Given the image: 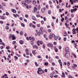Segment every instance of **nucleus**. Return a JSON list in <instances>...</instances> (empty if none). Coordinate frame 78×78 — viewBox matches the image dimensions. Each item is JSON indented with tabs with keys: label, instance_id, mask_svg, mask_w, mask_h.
Masks as SVG:
<instances>
[{
	"label": "nucleus",
	"instance_id": "obj_13",
	"mask_svg": "<svg viewBox=\"0 0 78 78\" xmlns=\"http://www.w3.org/2000/svg\"><path fill=\"white\" fill-rule=\"evenodd\" d=\"M72 31L73 32V34H75V31H76V29H73Z\"/></svg>",
	"mask_w": 78,
	"mask_h": 78
},
{
	"label": "nucleus",
	"instance_id": "obj_30",
	"mask_svg": "<svg viewBox=\"0 0 78 78\" xmlns=\"http://www.w3.org/2000/svg\"><path fill=\"white\" fill-rule=\"evenodd\" d=\"M35 64L36 66L37 67L38 66V64H37V62H35Z\"/></svg>",
	"mask_w": 78,
	"mask_h": 78
},
{
	"label": "nucleus",
	"instance_id": "obj_22",
	"mask_svg": "<svg viewBox=\"0 0 78 78\" xmlns=\"http://www.w3.org/2000/svg\"><path fill=\"white\" fill-rule=\"evenodd\" d=\"M39 32L40 33V34H43V31L42 30H40Z\"/></svg>",
	"mask_w": 78,
	"mask_h": 78
},
{
	"label": "nucleus",
	"instance_id": "obj_41",
	"mask_svg": "<svg viewBox=\"0 0 78 78\" xmlns=\"http://www.w3.org/2000/svg\"><path fill=\"white\" fill-rule=\"evenodd\" d=\"M25 17H26V18H28V15L27 14H26L25 15Z\"/></svg>",
	"mask_w": 78,
	"mask_h": 78
},
{
	"label": "nucleus",
	"instance_id": "obj_39",
	"mask_svg": "<svg viewBox=\"0 0 78 78\" xmlns=\"http://www.w3.org/2000/svg\"><path fill=\"white\" fill-rule=\"evenodd\" d=\"M34 44V42H33V41H31V45H33Z\"/></svg>",
	"mask_w": 78,
	"mask_h": 78
},
{
	"label": "nucleus",
	"instance_id": "obj_16",
	"mask_svg": "<svg viewBox=\"0 0 78 78\" xmlns=\"http://www.w3.org/2000/svg\"><path fill=\"white\" fill-rule=\"evenodd\" d=\"M12 11L13 12H14V13H16V10L15 9H13Z\"/></svg>",
	"mask_w": 78,
	"mask_h": 78
},
{
	"label": "nucleus",
	"instance_id": "obj_28",
	"mask_svg": "<svg viewBox=\"0 0 78 78\" xmlns=\"http://www.w3.org/2000/svg\"><path fill=\"white\" fill-rule=\"evenodd\" d=\"M54 39L55 40H57V39H58V37H57L56 36H55V37Z\"/></svg>",
	"mask_w": 78,
	"mask_h": 78
},
{
	"label": "nucleus",
	"instance_id": "obj_57",
	"mask_svg": "<svg viewBox=\"0 0 78 78\" xmlns=\"http://www.w3.org/2000/svg\"><path fill=\"white\" fill-rule=\"evenodd\" d=\"M43 48H45V44H43Z\"/></svg>",
	"mask_w": 78,
	"mask_h": 78
},
{
	"label": "nucleus",
	"instance_id": "obj_10",
	"mask_svg": "<svg viewBox=\"0 0 78 78\" xmlns=\"http://www.w3.org/2000/svg\"><path fill=\"white\" fill-rule=\"evenodd\" d=\"M37 9L36 7H34V12H36L37 11Z\"/></svg>",
	"mask_w": 78,
	"mask_h": 78
},
{
	"label": "nucleus",
	"instance_id": "obj_52",
	"mask_svg": "<svg viewBox=\"0 0 78 78\" xmlns=\"http://www.w3.org/2000/svg\"><path fill=\"white\" fill-rule=\"evenodd\" d=\"M32 27L33 28H36V26H35V25H32Z\"/></svg>",
	"mask_w": 78,
	"mask_h": 78
},
{
	"label": "nucleus",
	"instance_id": "obj_18",
	"mask_svg": "<svg viewBox=\"0 0 78 78\" xmlns=\"http://www.w3.org/2000/svg\"><path fill=\"white\" fill-rule=\"evenodd\" d=\"M12 37V35L11 34H10L9 36V38L11 39Z\"/></svg>",
	"mask_w": 78,
	"mask_h": 78
},
{
	"label": "nucleus",
	"instance_id": "obj_48",
	"mask_svg": "<svg viewBox=\"0 0 78 78\" xmlns=\"http://www.w3.org/2000/svg\"><path fill=\"white\" fill-rule=\"evenodd\" d=\"M10 48V47H9V46H8L6 47V49L8 50V49H9Z\"/></svg>",
	"mask_w": 78,
	"mask_h": 78
},
{
	"label": "nucleus",
	"instance_id": "obj_20",
	"mask_svg": "<svg viewBox=\"0 0 78 78\" xmlns=\"http://www.w3.org/2000/svg\"><path fill=\"white\" fill-rule=\"evenodd\" d=\"M69 2L71 3L72 5L73 4V1H72V0H70Z\"/></svg>",
	"mask_w": 78,
	"mask_h": 78
},
{
	"label": "nucleus",
	"instance_id": "obj_50",
	"mask_svg": "<svg viewBox=\"0 0 78 78\" xmlns=\"http://www.w3.org/2000/svg\"><path fill=\"white\" fill-rule=\"evenodd\" d=\"M48 63L47 62H45L44 63V65H45V66H48Z\"/></svg>",
	"mask_w": 78,
	"mask_h": 78
},
{
	"label": "nucleus",
	"instance_id": "obj_46",
	"mask_svg": "<svg viewBox=\"0 0 78 78\" xmlns=\"http://www.w3.org/2000/svg\"><path fill=\"white\" fill-rule=\"evenodd\" d=\"M6 14L7 16H9V13L8 12H6Z\"/></svg>",
	"mask_w": 78,
	"mask_h": 78
},
{
	"label": "nucleus",
	"instance_id": "obj_56",
	"mask_svg": "<svg viewBox=\"0 0 78 78\" xmlns=\"http://www.w3.org/2000/svg\"><path fill=\"white\" fill-rule=\"evenodd\" d=\"M48 31L49 32V33L51 32V29H49L48 30Z\"/></svg>",
	"mask_w": 78,
	"mask_h": 78
},
{
	"label": "nucleus",
	"instance_id": "obj_32",
	"mask_svg": "<svg viewBox=\"0 0 78 78\" xmlns=\"http://www.w3.org/2000/svg\"><path fill=\"white\" fill-rule=\"evenodd\" d=\"M6 30H8L9 29V26H6Z\"/></svg>",
	"mask_w": 78,
	"mask_h": 78
},
{
	"label": "nucleus",
	"instance_id": "obj_26",
	"mask_svg": "<svg viewBox=\"0 0 78 78\" xmlns=\"http://www.w3.org/2000/svg\"><path fill=\"white\" fill-rule=\"evenodd\" d=\"M51 36H52V37H55V34H51Z\"/></svg>",
	"mask_w": 78,
	"mask_h": 78
},
{
	"label": "nucleus",
	"instance_id": "obj_63",
	"mask_svg": "<svg viewBox=\"0 0 78 78\" xmlns=\"http://www.w3.org/2000/svg\"><path fill=\"white\" fill-rule=\"evenodd\" d=\"M69 78H73L72 77V76H70V75H69Z\"/></svg>",
	"mask_w": 78,
	"mask_h": 78
},
{
	"label": "nucleus",
	"instance_id": "obj_64",
	"mask_svg": "<svg viewBox=\"0 0 78 78\" xmlns=\"http://www.w3.org/2000/svg\"><path fill=\"white\" fill-rule=\"evenodd\" d=\"M40 30H43V27H40Z\"/></svg>",
	"mask_w": 78,
	"mask_h": 78
},
{
	"label": "nucleus",
	"instance_id": "obj_51",
	"mask_svg": "<svg viewBox=\"0 0 78 78\" xmlns=\"http://www.w3.org/2000/svg\"><path fill=\"white\" fill-rule=\"evenodd\" d=\"M59 64L61 66H62V62H60Z\"/></svg>",
	"mask_w": 78,
	"mask_h": 78
},
{
	"label": "nucleus",
	"instance_id": "obj_15",
	"mask_svg": "<svg viewBox=\"0 0 78 78\" xmlns=\"http://www.w3.org/2000/svg\"><path fill=\"white\" fill-rule=\"evenodd\" d=\"M36 51V50H34L32 51V53L34 55H35V54H36V53L35 52Z\"/></svg>",
	"mask_w": 78,
	"mask_h": 78
},
{
	"label": "nucleus",
	"instance_id": "obj_60",
	"mask_svg": "<svg viewBox=\"0 0 78 78\" xmlns=\"http://www.w3.org/2000/svg\"><path fill=\"white\" fill-rule=\"evenodd\" d=\"M44 38H45V37H47V35H46V34H44Z\"/></svg>",
	"mask_w": 78,
	"mask_h": 78
},
{
	"label": "nucleus",
	"instance_id": "obj_40",
	"mask_svg": "<svg viewBox=\"0 0 78 78\" xmlns=\"http://www.w3.org/2000/svg\"><path fill=\"white\" fill-rule=\"evenodd\" d=\"M51 25L52 27H54V23H52L51 24Z\"/></svg>",
	"mask_w": 78,
	"mask_h": 78
},
{
	"label": "nucleus",
	"instance_id": "obj_4",
	"mask_svg": "<svg viewBox=\"0 0 78 78\" xmlns=\"http://www.w3.org/2000/svg\"><path fill=\"white\" fill-rule=\"evenodd\" d=\"M65 20H66V23H69V19H68V18H67V17L65 16Z\"/></svg>",
	"mask_w": 78,
	"mask_h": 78
},
{
	"label": "nucleus",
	"instance_id": "obj_11",
	"mask_svg": "<svg viewBox=\"0 0 78 78\" xmlns=\"http://www.w3.org/2000/svg\"><path fill=\"white\" fill-rule=\"evenodd\" d=\"M16 37L14 36V35H12V40H16Z\"/></svg>",
	"mask_w": 78,
	"mask_h": 78
},
{
	"label": "nucleus",
	"instance_id": "obj_58",
	"mask_svg": "<svg viewBox=\"0 0 78 78\" xmlns=\"http://www.w3.org/2000/svg\"><path fill=\"white\" fill-rule=\"evenodd\" d=\"M67 39V38L66 37H64V41H66Z\"/></svg>",
	"mask_w": 78,
	"mask_h": 78
},
{
	"label": "nucleus",
	"instance_id": "obj_49",
	"mask_svg": "<svg viewBox=\"0 0 78 78\" xmlns=\"http://www.w3.org/2000/svg\"><path fill=\"white\" fill-rule=\"evenodd\" d=\"M41 23H42V24H44V21L42 20L41 21Z\"/></svg>",
	"mask_w": 78,
	"mask_h": 78
},
{
	"label": "nucleus",
	"instance_id": "obj_31",
	"mask_svg": "<svg viewBox=\"0 0 78 78\" xmlns=\"http://www.w3.org/2000/svg\"><path fill=\"white\" fill-rule=\"evenodd\" d=\"M52 36H51V34H50V35H49V39H51L52 38Z\"/></svg>",
	"mask_w": 78,
	"mask_h": 78
},
{
	"label": "nucleus",
	"instance_id": "obj_43",
	"mask_svg": "<svg viewBox=\"0 0 78 78\" xmlns=\"http://www.w3.org/2000/svg\"><path fill=\"white\" fill-rule=\"evenodd\" d=\"M40 44H41V45H42L43 44V42H42V41H40Z\"/></svg>",
	"mask_w": 78,
	"mask_h": 78
},
{
	"label": "nucleus",
	"instance_id": "obj_14",
	"mask_svg": "<svg viewBox=\"0 0 78 78\" xmlns=\"http://www.w3.org/2000/svg\"><path fill=\"white\" fill-rule=\"evenodd\" d=\"M32 2H33V4L34 5H35L36 4V0H34Z\"/></svg>",
	"mask_w": 78,
	"mask_h": 78
},
{
	"label": "nucleus",
	"instance_id": "obj_12",
	"mask_svg": "<svg viewBox=\"0 0 78 78\" xmlns=\"http://www.w3.org/2000/svg\"><path fill=\"white\" fill-rule=\"evenodd\" d=\"M1 19H2V20H5V17L2 16L1 17Z\"/></svg>",
	"mask_w": 78,
	"mask_h": 78
},
{
	"label": "nucleus",
	"instance_id": "obj_37",
	"mask_svg": "<svg viewBox=\"0 0 78 78\" xmlns=\"http://www.w3.org/2000/svg\"><path fill=\"white\" fill-rule=\"evenodd\" d=\"M0 23L3 24V21H0Z\"/></svg>",
	"mask_w": 78,
	"mask_h": 78
},
{
	"label": "nucleus",
	"instance_id": "obj_9",
	"mask_svg": "<svg viewBox=\"0 0 78 78\" xmlns=\"http://www.w3.org/2000/svg\"><path fill=\"white\" fill-rule=\"evenodd\" d=\"M19 42H20V44H23V40H20L19 41Z\"/></svg>",
	"mask_w": 78,
	"mask_h": 78
},
{
	"label": "nucleus",
	"instance_id": "obj_54",
	"mask_svg": "<svg viewBox=\"0 0 78 78\" xmlns=\"http://www.w3.org/2000/svg\"><path fill=\"white\" fill-rule=\"evenodd\" d=\"M36 16L37 17H40V15H37Z\"/></svg>",
	"mask_w": 78,
	"mask_h": 78
},
{
	"label": "nucleus",
	"instance_id": "obj_35",
	"mask_svg": "<svg viewBox=\"0 0 78 78\" xmlns=\"http://www.w3.org/2000/svg\"><path fill=\"white\" fill-rule=\"evenodd\" d=\"M73 10H74V11H77V8H75L73 9Z\"/></svg>",
	"mask_w": 78,
	"mask_h": 78
},
{
	"label": "nucleus",
	"instance_id": "obj_34",
	"mask_svg": "<svg viewBox=\"0 0 78 78\" xmlns=\"http://www.w3.org/2000/svg\"><path fill=\"white\" fill-rule=\"evenodd\" d=\"M74 11V10H73V9H71V13H73Z\"/></svg>",
	"mask_w": 78,
	"mask_h": 78
},
{
	"label": "nucleus",
	"instance_id": "obj_36",
	"mask_svg": "<svg viewBox=\"0 0 78 78\" xmlns=\"http://www.w3.org/2000/svg\"><path fill=\"white\" fill-rule=\"evenodd\" d=\"M70 62H67V65L68 66H69V65H70Z\"/></svg>",
	"mask_w": 78,
	"mask_h": 78
},
{
	"label": "nucleus",
	"instance_id": "obj_17",
	"mask_svg": "<svg viewBox=\"0 0 78 78\" xmlns=\"http://www.w3.org/2000/svg\"><path fill=\"white\" fill-rule=\"evenodd\" d=\"M2 6H6V4H5V3L4 2L2 3Z\"/></svg>",
	"mask_w": 78,
	"mask_h": 78
},
{
	"label": "nucleus",
	"instance_id": "obj_27",
	"mask_svg": "<svg viewBox=\"0 0 78 78\" xmlns=\"http://www.w3.org/2000/svg\"><path fill=\"white\" fill-rule=\"evenodd\" d=\"M50 76L51 78H52L53 76V74H51L50 75Z\"/></svg>",
	"mask_w": 78,
	"mask_h": 78
},
{
	"label": "nucleus",
	"instance_id": "obj_25",
	"mask_svg": "<svg viewBox=\"0 0 78 78\" xmlns=\"http://www.w3.org/2000/svg\"><path fill=\"white\" fill-rule=\"evenodd\" d=\"M41 11L42 12H45V10H44V9H41Z\"/></svg>",
	"mask_w": 78,
	"mask_h": 78
},
{
	"label": "nucleus",
	"instance_id": "obj_44",
	"mask_svg": "<svg viewBox=\"0 0 78 78\" xmlns=\"http://www.w3.org/2000/svg\"><path fill=\"white\" fill-rule=\"evenodd\" d=\"M62 48V47H61V46H60L59 47V50H61Z\"/></svg>",
	"mask_w": 78,
	"mask_h": 78
},
{
	"label": "nucleus",
	"instance_id": "obj_55",
	"mask_svg": "<svg viewBox=\"0 0 78 78\" xmlns=\"http://www.w3.org/2000/svg\"><path fill=\"white\" fill-rule=\"evenodd\" d=\"M26 52H28L29 51V50L28 49H26Z\"/></svg>",
	"mask_w": 78,
	"mask_h": 78
},
{
	"label": "nucleus",
	"instance_id": "obj_38",
	"mask_svg": "<svg viewBox=\"0 0 78 78\" xmlns=\"http://www.w3.org/2000/svg\"><path fill=\"white\" fill-rule=\"evenodd\" d=\"M15 43H16V41H14L12 42V44H15Z\"/></svg>",
	"mask_w": 78,
	"mask_h": 78
},
{
	"label": "nucleus",
	"instance_id": "obj_23",
	"mask_svg": "<svg viewBox=\"0 0 78 78\" xmlns=\"http://www.w3.org/2000/svg\"><path fill=\"white\" fill-rule=\"evenodd\" d=\"M41 9V5H38V9L39 10Z\"/></svg>",
	"mask_w": 78,
	"mask_h": 78
},
{
	"label": "nucleus",
	"instance_id": "obj_59",
	"mask_svg": "<svg viewBox=\"0 0 78 78\" xmlns=\"http://www.w3.org/2000/svg\"><path fill=\"white\" fill-rule=\"evenodd\" d=\"M59 12H62V9H59Z\"/></svg>",
	"mask_w": 78,
	"mask_h": 78
},
{
	"label": "nucleus",
	"instance_id": "obj_21",
	"mask_svg": "<svg viewBox=\"0 0 78 78\" xmlns=\"http://www.w3.org/2000/svg\"><path fill=\"white\" fill-rule=\"evenodd\" d=\"M72 55H73V56H74V57H75V58H76V55L75 54H74L73 53L72 54Z\"/></svg>",
	"mask_w": 78,
	"mask_h": 78
},
{
	"label": "nucleus",
	"instance_id": "obj_42",
	"mask_svg": "<svg viewBox=\"0 0 78 78\" xmlns=\"http://www.w3.org/2000/svg\"><path fill=\"white\" fill-rule=\"evenodd\" d=\"M20 34L21 35H22V34H23V32L22 31H21L20 32Z\"/></svg>",
	"mask_w": 78,
	"mask_h": 78
},
{
	"label": "nucleus",
	"instance_id": "obj_1",
	"mask_svg": "<svg viewBox=\"0 0 78 78\" xmlns=\"http://www.w3.org/2000/svg\"><path fill=\"white\" fill-rule=\"evenodd\" d=\"M42 69L40 67L38 68V71H37V74H38V75L42 74V73H40V72H42Z\"/></svg>",
	"mask_w": 78,
	"mask_h": 78
},
{
	"label": "nucleus",
	"instance_id": "obj_7",
	"mask_svg": "<svg viewBox=\"0 0 78 78\" xmlns=\"http://www.w3.org/2000/svg\"><path fill=\"white\" fill-rule=\"evenodd\" d=\"M54 49L55 52H58V48H56V47L55 46Z\"/></svg>",
	"mask_w": 78,
	"mask_h": 78
},
{
	"label": "nucleus",
	"instance_id": "obj_61",
	"mask_svg": "<svg viewBox=\"0 0 78 78\" xmlns=\"http://www.w3.org/2000/svg\"><path fill=\"white\" fill-rule=\"evenodd\" d=\"M13 16H14V17H15L16 18V17H17V15H16L13 14Z\"/></svg>",
	"mask_w": 78,
	"mask_h": 78
},
{
	"label": "nucleus",
	"instance_id": "obj_8",
	"mask_svg": "<svg viewBox=\"0 0 78 78\" xmlns=\"http://www.w3.org/2000/svg\"><path fill=\"white\" fill-rule=\"evenodd\" d=\"M34 48H37V49H38V47L36 45H34L33 46V48L34 49Z\"/></svg>",
	"mask_w": 78,
	"mask_h": 78
},
{
	"label": "nucleus",
	"instance_id": "obj_45",
	"mask_svg": "<svg viewBox=\"0 0 78 78\" xmlns=\"http://www.w3.org/2000/svg\"><path fill=\"white\" fill-rule=\"evenodd\" d=\"M51 11L50 10H49L48 11V14H51Z\"/></svg>",
	"mask_w": 78,
	"mask_h": 78
},
{
	"label": "nucleus",
	"instance_id": "obj_3",
	"mask_svg": "<svg viewBox=\"0 0 78 78\" xmlns=\"http://www.w3.org/2000/svg\"><path fill=\"white\" fill-rule=\"evenodd\" d=\"M65 50L66 53H69V49L68 48L66 47L65 49Z\"/></svg>",
	"mask_w": 78,
	"mask_h": 78
},
{
	"label": "nucleus",
	"instance_id": "obj_5",
	"mask_svg": "<svg viewBox=\"0 0 78 78\" xmlns=\"http://www.w3.org/2000/svg\"><path fill=\"white\" fill-rule=\"evenodd\" d=\"M48 47H49V46H50L51 48H53V45L52 44L50 43L49 44H48Z\"/></svg>",
	"mask_w": 78,
	"mask_h": 78
},
{
	"label": "nucleus",
	"instance_id": "obj_47",
	"mask_svg": "<svg viewBox=\"0 0 78 78\" xmlns=\"http://www.w3.org/2000/svg\"><path fill=\"white\" fill-rule=\"evenodd\" d=\"M43 19L44 21H46V20H47V19H46V18L45 17L43 18Z\"/></svg>",
	"mask_w": 78,
	"mask_h": 78
},
{
	"label": "nucleus",
	"instance_id": "obj_62",
	"mask_svg": "<svg viewBox=\"0 0 78 78\" xmlns=\"http://www.w3.org/2000/svg\"><path fill=\"white\" fill-rule=\"evenodd\" d=\"M37 4H39V0H37Z\"/></svg>",
	"mask_w": 78,
	"mask_h": 78
},
{
	"label": "nucleus",
	"instance_id": "obj_24",
	"mask_svg": "<svg viewBox=\"0 0 78 78\" xmlns=\"http://www.w3.org/2000/svg\"><path fill=\"white\" fill-rule=\"evenodd\" d=\"M21 25L23 27H25V24L23 23H21Z\"/></svg>",
	"mask_w": 78,
	"mask_h": 78
},
{
	"label": "nucleus",
	"instance_id": "obj_29",
	"mask_svg": "<svg viewBox=\"0 0 78 78\" xmlns=\"http://www.w3.org/2000/svg\"><path fill=\"white\" fill-rule=\"evenodd\" d=\"M37 34L38 35V36H41V33H40V32H37Z\"/></svg>",
	"mask_w": 78,
	"mask_h": 78
},
{
	"label": "nucleus",
	"instance_id": "obj_19",
	"mask_svg": "<svg viewBox=\"0 0 78 78\" xmlns=\"http://www.w3.org/2000/svg\"><path fill=\"white\" fill-rule=\"evenodd\" d=\"M32 19L33 20H36V18L34 16H33L32 17Z\"/></svg>",
	"mask_w": 78,
	"mask_h": 78
},
{
	"label": "nucleus",
	"instance_id": "obj_6",
	"mask_svg": "<svg viewBox=\"0 0 78 78\" xmlns=\"http://www.w3.org/2000/svg\"><path fill=\"white\" fill-rule=\"evenodd\" d=\"M62 75H61V76L62 78H65L66 77V75L65 74V73H62Z\"/></svg>",
	"mask_w": 78,
	"mask_h": 78
},
{
	"label": "nucleus",
	"instance_id": "obj_33",
	"mask_svg": "<svg viewBox=\"0 0 78 78\" xmlns=\"http://www.w3.org/2000/svg\"><path fill=\"white\" fill-rule=\"evenodd\" d=\"M61 20L62 22H63V20H64V18H62L61 19Z\"/></svg>",
	"mask_w": 78,
	"mask_h": 78
},
{
	"label": "nucleus",
	"instance_id": "obj_53",
	"mask_svg": "<svg viewBox=\"0 0 78 78\" xmlns=\"http://www.w3.org/2000/svg\"><path fill=\"white\" fill-rule=\"evenodd\" d=\"M30 0H27V4H29V3H30Z\"/></svg>",
	"mask_w": 78,
	"mask_h": 78
},
{
	"label": "nucleus",
	"instance_id": "obj_2",
	"mask_svg": "<svg viewBox=\"0 0 78 78\" xmlns=\"http://www.w3.org/2000/svg\"><path fill=\"white\" fill-rule=\"evenodd\" d=\"M65 56L66 58H69V56H70V54H69V52H66L65 55Z\"/></svg>",
	"mask_w": 78,
	"mask_h": 78
}]
</instances>
